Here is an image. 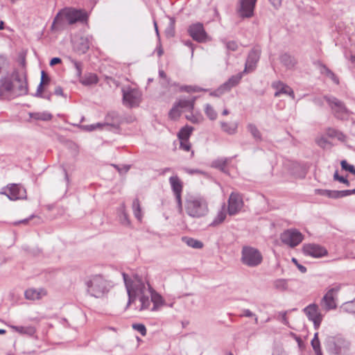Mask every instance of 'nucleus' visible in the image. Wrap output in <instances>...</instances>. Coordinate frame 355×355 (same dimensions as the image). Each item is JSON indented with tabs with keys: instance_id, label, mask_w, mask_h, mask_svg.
Returning a JSON list of instances; mask_svg holds the SVG:
<instances>
[{
	"instance_id": "obj_36",
	"label": "nucleus",
	"mask_w": 355,
	"mask_h": 355,
	"mask_svg": "<svg viewBox=\"0 0 355 355\" xmlns=\"http://www.w3.org/2000/svg\"><path fill=\"white\" fill-rule=\"evenodd\" d=\"M228 159L227 158H219L212 162L211 167L219 169L223 172H225V168Z\"/></svg>"
},
{
	"instance_id": "obj_57",
	"label": "nucleus",
	"mask_w": 355,
	"mask_h": 355,
	"mask_svg": "<svg viewBox=\"0 0 355 355\" xmlns=\"http://www.w3.org/2000/svg\"><path fill=\"white\" fill-rule=\"evenodd\" d=\"M292 261L295 263L296 266L297 267V268L299 269V270L301 272L304 273V272H306V267L302 266V265H301V264H300V263H298V262H297V259L295 258H293L292 259Z\"/></svg>"
},
{
	"instance_id": "obj_9",
	"label": "nucleus",
	"mask_w": 355,
	"mask_h": 355,
	"mask_svg": "<svg viewBox=\"0 0 355 355\" xmlns=\"http://www.w3.org/2000/svg\"><path fill=\"white\" fill-rule=\"evenodd\" d=\"M0 193L6 196L10 200H17L26 198V189L19 184H9L2 188Z\"/></svg>"
},
{
	"instance_id": "obj_2",
	"label": "nucleus",
	"mask_w": 355,
	"mask_h": 355,
	"mask_svg": "<svg viewBox=\"0 0 355 355\" xmlns=\"http://www.w3.org/2000/svg\"><path fill=\"white\" fill-rule=\"evenodd\" d=\"M123 277L128 295L127 307L129 306L132 302L135 300L137 296H139L141 302L140 310L149 309L151 299L149 300L148 290L150 289V285L148 283H144L140 279H137L132 282L125 273H123Z\"/></svg>"
},
{
	"instance_id": "obj_31",
	"label": "nucleus",
	"mask_w": 355,
	"mask_h": 355,
	"mask_svg": "<svg viewBox=\"0 0 355 355\" xmlns=\"http://www.w3.org/2000/svg\"><path fill=\"white\" fill-rule=\"evenodd\" d=\"M193 130L192 127L188 125L181 128L178 134L179 140H189Z\"/></svg>"
},
{
	"instance_id": "obj_25",
	"label": "nucleus",
	"mask_w": 355,
	"mask_h": 355,
	"mask_svg": "<svg viewBox=\"0 0 355 355\" xmlns=\"http://www.w3.org/2000/svg\"><path fill=\"white\" fill-rule=\"evenodd\" d=\"M241 78H242V73H239L236 76H232L231 78H230L228 79L227 81H226L225 83H223L222 85L223 88H224L225 90H226V92L230 90L231 88H232L233 87H234L237 84H239V83L240 82Z\"/></svg>"
},
{
	"instance_id": "obj_33",
	"label": "nucleus",
	"mask_w": 355,
	"mask_h": 355,
	"mask_svg": "<svg viewBox=\"0 0 355 355\" xmlns=\"http://www.w3.org/2000/svg\"><path fill=\"white\" fill-rule=\"evenodd\" d=\"M132 211L135 218L141 221L142 219V213H141V207L140 205V202L138 198H136L132 202Z\"/></svg>"
},
{
	"instance_id": "obj_58",
	"label": "nucleus",
	"mask_w": 355,
	"mask_h": 355,
	"mask_svg": "<svg viewBox=\"0 0 355 355\" xmlns=\"http://www.w3.org/2000/svg\"><path fill=\"white\" fill-rule=\"evenodd\" d=\"M44 84H43V82L42 83H40L37 87V91H36V93L35 94V96L36 97H43V95H42V92H43V85Z\"/></svg>"
},
{
	"instance_id": "obj_15",
	"label": "nucleus",
	"mask_w": 355,
	"mask_h": 355,
	"mask_svg": "<svg viewBox=\"0 0 355 355\" xmlns=\"http://www.w3.org/2000/svg\"><path fill=\"white\" fill-rule=\"evenodd\" d=\"M189 35L198 42H205L207 38L203 25L201 23H196L191 25L188 29Z\"/></svg>"
},
{
	"instance_id": "obj_40",
	"label": "nucleus",
	"mask_w": 355,
	"mask_h": 355,
	"mask_svg": "<svg viewBox=\"0 0 355 355\" xmlns=\"http://www.w3.org/2000/svg\"><path fill=\"white\" fill-rule=\"evenodd\" d=\"M119 220H120L121 223L124 225H128L130 224L128 216L125 211L124 204H123L121 207V214L119 215Z\"/></svg>"
},
{
	"instance_id": "obj_41",
	"label": "nucleus",
	"mask_w": 355,
	"mask_h": 355,
	"mask_svg": "<svg viewBox=\"0 0 355 355\" xmlns=\"http://www.w3.org/2000/svg\"><path fill=\"white\" fill-rule=\"evenodd\" d=\"M342 308L346 312L355 314V299L352 301L345 302Z\"/></svg>"
},
{
	"instance_id": "obj_56",
	"label": "nucleus",
	"mask_w": 355,
	"mask_h": 355,
	"mask_svg": "<svg viewBox=\"0 0 355 355\" xmlns=\"http://www.w3.org/2000/svg\"><path fill=\"white\" fill-rule=\"evenodd\" d=\"M225 92H226V90H225V89L223 88V85H220L216 91H214V92H211V95L215 96H219L222 95L223 94H224Z\"/></svg>"
},
{
	"instance_id": "obj_26",
	"label": "nucleus",
	"mask_w": 355,
	"mask_h": 355,
	"mask_svg": "<svg viewBox=\"0 0 355 355\" xmlns=\"http://www.w3.org/2000/svg\"><path fill=\"white\" fill-rule=\"evenodd\" d=\"M281 63L287 69H293L296 64L295 59L288 53H284L280 57Z\"/></svg>"
},
{
	"instance_id": "obj_52",
	"label": "nucleus",
	"mask_w": 355,
	"mask_h": 355,
	"mask_svg": "<svg viewBox=\"0 0 355 355\" xmlns=\"http://www.w3.org/2000/svg\"><path fill=\"white\" fill-rule=\"evenodd\" d=\"M183 170L189 175H193V174H203L205 175V173L199 170V169H191L188 168H184Z\"/></svg>"
},
{
	"instance_id": "obj_60",
	"label": "nucleus",
	"mask_w": 355,
	"mask_h": 355,
	"mask_svg": "<svg viewBox=\"0 0 355 355\" xmlns=\"http://www.w3.org/2000/svg\"><path fill=\"white\" fill-rule=\"evenodd\" d=\"M49 80H50V79H49V76L45 73V72L44 71H42L40 83L43 82V84H47L49 82Z\"/></svg>"
},
{
	"instance_id": "obj_21",
	"label": "nucleus",
	"mask_w": 355,
	"mask_h": 355,
	"mask_svg": "<svg viewBox=\"0 0 355 355\" xmlns=\"http://www.w3.org/2000/svg\"><path fill=\"white\" fill-rule=\"evenodd\" d=\"M47 294L46 291L44 288H28L25 293L24 295L26 299L29 300H39Z\"/></svg>"
},
{
	"instance_id": "obj_49",
	"label": "nucleus",
	"mask_w": 355,
	"mask_h": 355,
	"mask_svg": "<svg viewBox=\"0 0 355 355\" xmlns=\"http://www.w3.org/2000/svg\"><path fill=\"white\" fill-rule=\"evenodd\" d=\"M132 328L139 332L141 336H144L146 335V328L143 324H133Z\"/></svg>"
},
{
	"instance_id": "obj_30",
	"label": "nucleus",
	"mask_w": 355,
	"mask_h": 355,
	"mask_svg": "<svg viewBox=\"0 0 355 355\" xmlns=\"http://www.w3.org/2000/svg\"><path fill=\"white\" fill-rule=\"evenodd\" d=\"M318 64L321 73L326 75L327 77L331 78L336 84L339 83V80L337 76L329 68H327L324 64L322 63H319Z\"/></svg>"
},
{
	"instance_id": "obj_43",
	"label": "nucleus",
	"mask_w": 355,
	"mask_h": 355,
	"mask_svg": "<svg viewBox=\"0 0 355 355\" xmlns=\"http://www.w3.org/2000/svg\"><path fill=\"white\" fill-rule=\"evenodd\" d=\"M180 107L175 104L170 110L168 115L171 119H176L180 116Z\"/></svg>"
},
{
	"instance_id": "obj_32",
	"label": "nucleus",
	"mask_w": 355,
	"mask_h": 355,
	"mask_svg": "<svg viewBox=\"0 0 355 355\" xmlns=\"http://www.w3.org/2000/svg\"><path fill=\"white\" fill-rule=\"evenodd\" d=\"M182 241L189 247L194 249H200L203 247V244L201 241L194 239L190 237H182Z\"/></svg>"
},
{
	"instance_id": "obj_16",
	"label": "nucleus",
	"mask_w": 355,
	"mask_h": 355,
	"mask_svg": "<svg viewBox=\"0 0 355 355\" xmlns=\"http://www.w3.org/2000/svg\"><path fill=\"white\" fill-rule=\"evenodd\" d=\"M302 250L305 255L313 258H320L327 254V250L324 248L314 243L304 245Z\"/></svg>"
},
{
	"instance_id": "obj_63",
	"label": "nucleus",
	"mask_w": 355,
	"mask_h": 355,
	"mask_svg": "<svg viewBox=\"0 0 355 355\" xmlns=\"http://www.w3.org/2000/svg\"><path fill=\"white\" fill-rule=\"evenodd\" d=\"M328 191L329 190H327V189H317L315 190V192L319 194V195H321V196H327V195H328Z\"/></svg>"
},
{
	"instance_id": "obj_14",
	"label": "nucleus",
	"mask_w": 355,
	"mask_h": 355,
	"mask_svg": "<svg viewBox=\"0 0 355 355\" xmlns=\"http://www.w3.org/2000/svg\"><path fill=\"white\" fill-rule=\"evenodd\" d=\"M227 202V212L230 216H234L239 214L244 204L242 196L239 193L234 192L230 194Z\"/></svg>"
},
{
	"instance_id": "obj_22",
	"label": "nucleus",
	"mask_w": 355,
	"mask_h": 355,
	"mask_svg": "<svg viewBox=\"0 0 355 355\" xmlns=\"http://www.w3.org/2000/svg\"><path fill=\"white\" fill-rule=\"evenodd\" d=\"M148 293L150 296L151 302L153 303V306L151 309V311H155L158 310V309L164 304V300L162 296L156 292L153 288L150 286V289L148 290Z\"/></svg>"
},
{
	"instance_id": "obj_10",
	"label": "nucleus",
	"mask_w": 355,
	"mask_h": 355,
	"mask_svg": "<svg viewBox=\"0 0 355 355\" xmlns=\"http://www.w3.org/2000/svg\"><path fill=\"white\" fill-rule=\"evenodd\" d=\"M340 289V286H335L331 288L322 298L320 305L326 311L336 308V300Z\"/></svg>"
},
{
	"instance_id": "obj_27",
	"label": "nucleus",
	"mask_w": 355,
	"mask_h": 355,
	"mask_svg": "<svg viewBox=\"0 0 355 355\" xmlns=\"http://www.w3.org/2000/svg\"><path fill=\"white\" fill-rule=\"evenodd\" d=\"M29 116L31 119L35 120H40V121H50L53 116L51 113L48 112H31L29 113Z\"/></svg>"
},
{
	"instance_id": "obj_50",
	"label": "nucleus",
	"mask_w": 355,
	"mask_h": 355,
	"mask_svg": "<svg viewBox=\"0 0 355 355\" xmlns=\"http://www.w3.org/2000/svg\"><path fill=\"white\" fill-rule=\"evenodd\" d=\"M180 148L185 150L189 151L191 149V144L189 140H180Z\"/></svg>"
},
{
	"instance_id": "obj_45",
	"label": "nucleus",
	"mask_w": 355,
	"mask_h": 355,
	"mask_svg": "<svg viewBox=\"0 0 355 355\" xmlns=\"http://www.w3.org/2000/svg\"><path fill=\"white\" fill-rule=\"evenodd\" d=\"M274 286L279 290H286L287 288V283L285 279H279L274 282Z\"/></svg>"
},
{
	"instance_id": "obj_42",
	"label": "nucleus",
	"mask_w": 355,
	"mask_h": 355,
	"mask_svg": "<svg viewBox=\"0 0 355 355\" xmlns=\"http://www.w3.org/2000/svg\"><path fill=\"white\" fill-rule=\"evenodd\" d=\"M327 133L330 137L338 138L339 140H343L345 137L342 132L333 128L328 129Z\"/></svg>"
},
{
	"instance_id": "obj_11",
	"label": "nucleus",
	"mask_w": 355,
	"mask_h": 355,
	"mask_svg": "<svg viewBox=\"0 0 355 355\" xmlns=\"http://www.w3.org/2000/svg\"><path fill=\"white\" fill-rule=\"evenodd\" d=\"M169 183L177 203L178 211L182 213L183 211L182 202L183 183L177 175L171 176L169 178Z\"/></svg>"
},
{
	"instance_id": "obj_62",
	"label": "nucleus",
	"mask_w": 355,
	"mask_h": 355,
	"mask_svg": "<svg viewBox=\"0 0 355 355\" xmlns=\"http://www.w3.org/2000/svg\"><path fill=\"white\" fill-rule=\"evenodd\" d=\"M281 315H282V318H281L282 322L284 324L287 325L288 324V319H287V317H286V313L284 312Z\"/></svg>"
},
{
	"instance_id": "obj_55",
	"label": "nucleus",
	"mask_w": 355,
	"mask_h": 355,
	"mask_svg": "<svg viewBox=\"0 0 355 355\" xmlns=\"http://www.w3.org/2000/svg\"><path fill=\"white\" fill-rule=\"evenodd\" d=\"M327 197L331 198H340L339 191L329 190Z\"/></svg>"
},
{
	"instance_id": "obj_23",
	"label": "nucleus",
	"mask_w": 355,
	"mask_h": 355,
	"mask_svg": "<svg viewBox=\"0 0 355 355\" xmlns=\"http://www.w3.org/2000/svg\"><path fill=\"white\" fill-rule=\"evenodd\" d=\"M68 24L66 20L65 15H64V11L62 9L60 10L56 16L55 17L51 25V30L53 31H58L64 28V26Z\"/></svg>"
},
{
	"instance_id": "obj_39",
	"label": "nucleus",
	"mask_w": 355,
	"mask_h": 355,
	"mask_svg": "<svg viewBox=\"0 0 355 355\" xmlns=\"http://www.w3.org/2000/svg\"><path fill=\"white\" fill-rule=\"evenodd\" d=\"M226 215L227 214L224 210V206H223V209L220 210V211H218V213L217 214V216L214 218L212 224L214 225H216L222 223L225 220V219L226 218Z\"/></svg>"
},
{
	"instance_id": "obj_51",
	"label": "nucleus",
	"mask_w": 355,
	"mask_h": 355,
	"mask_svg": "<svg viewBox=\"0 0 355 355\" xmlns=\"http://www.w3.org/2000/svg\"><path fill=\"white\" fill-rule=\"evenodd\" d=\"M184 90L187 92H200V91H206L207 89L200 88L199 87L186 86V87H184Z\"/></svg>"
},
{
	"instance_id": "obj_19",
	"label": "nucleus",
	"mask_w": 355,
	"mask_h": 355,
	"mask_svg": "<svg viewBox=\"0 0 355 355\" xmlns=\"http://www.w3.org/2000/svg\"><path fill=\"white\" fill-rule=\"evenodd\" d=\"M257 0H240L239 14L241 17H251Z\"/></svg>"
},
{
	"instance_id": "obj_46",
	"label": "nucleus",
	"mask_w": 355,
	"mask_h": 355,
	"mask_svg": "<svg viewBox=\"0 0 355 355\" xmlns=\"http://www.w3.org/2000/svg\"><path fill=\"white\" fill-rule=\"evenodd\" d=\"M71 62L73 64V67L76 69V76L80 78L83 70V64L73 59L71 60Z\"/></svg>"
},
{
	"instance_id": "obj_44",
	"label": "nucleus",
	"mask_w": 355,
	"mask_h": 355,
	"mask_svg": "<svg viewBox=\"0 0 355 355\" xmlns=\"http://www.w3.org/2000/svg\"><path fill=\"white\" fill-rule=\"evenodd\" d=\"M223 44H225V47L227 50L235 51L238 49V44L235 41H227V40H223Z\"/></svg>"
},
{
	"instance_id": "obj_64",
	"label": "nucleus",
	"mask_w": 355,
	"mask_h": 355,
	"mask_svg": "<svg viewBox=\"0 0 355 355\" xmlns=\"http://www.w3.org/2000/svg\"><path fill=\"white\" fill-rule=\"evenodd\" d=\"M54 93L57 96H62L63 95L62 88L60 86L55 87Z\"/></svg>"
},
{
	"instance_id": "obj_59",
	"label": "nucleus",
	"mask_w": 355,
	"mask_h": 355,
	"mask_svg": "<svg viewBox=\"0 0 355 355\" xmlns=\"http://www.w3.org/2000/svg\"><path fill=\"white\" fill-rule=\"evenodd\" d=\"M241 317H247V318H251L253 316H255V314H254L249 309H244L243 311V314L241 315Z\"/></svg>"
},
{
	"instance_id": "obj_18",
	"label": "nucleus",
	"mask_w": 355,
	"mask_h": 355,
	"mask_svg": "<svg viewBox=\"0 0 355 355\" xmlns=\"http://www.w3.org/2000/svg\"><path fill=\"white\" fill-rule=\"evenodd\" d=\"M261 51L259 49H253L248 54L245 62V69L243 73H249L254 70L259 60Z\"/></svg>"
},
{
	"instance_id": "obj_8",
	"label": "nucleus",
	"mask_w": 355,
	"mask_h": 355,
	"mask_svg": "<svg viewBox=\"0 0 355 355\" xmlns=\"http://www.w3.org/2000/svg\"><path fill=\"white\" fill-rule=\"evenodd\" d=\"M303 239L304 236L302 233L293 228L286 230L280 234L281 241L291 248L298 245L303 241Z\"/></svg>"
},
{
	"instance_id": "obj_29",
	"label": "nucleus",
	"mask_w": 355,
	"mask_h": 355,
	"mask_svg": "<svg viewBox=\"0 0 355 355\" xmlns=\"http://www.w3.org/2000/svg\"><path fill=\"white\" fill-rule=\"evenodd\" d=\"M246 128L256 141H261L262 139L261 133L255 124L250 123L247 125Z\"/></svg>"
},
{
	"instance_id": "obj_47",
	"label": "nucleus",
	"mask_w": 355,
	"mask_h": 355,
	"mask_svg": "<svg viewBox=\"0 0 355 355\" xmlns=\"http://www.w3.org/2000/svg\"><path fill=\"white\" fill-rule=\"evenodd\" d=\"M103 125H104V124H103L101 123H97L91 124V125H81L80 128L83 130H86V131H93L97 128H101Z\"/></svg>"
},
{
	"instance_id": "obj_6",
	"label": "nucleus",
	"mask_w": 355,
	"mask_h": 355,
	"mask_svg": "<svg viewBox=\"0 0 355 355\" xmlns=\"http://www.w3.org/2000/svg\"><path fill=\"white\" fill-rule=\"evenodd\" d=\"M123 103L128 107H138L141 101L142 94L140 90L137 88L130 87L122 89Z\"/></svg>"
},
{
	"instance_id": "obj_17",
	"label": "nucleus",
	"mask_w": 355,
	"mask_h": 355,
	"mask_svg": "<svg viewBox=\"0 0 355 355\" xmlns=\"http://www.w3.org/2000/svg\"><path fill=\"white\" fill-rule=\"evenodd\" d=\"M93 37L92 35H86L81 37L74 41L73 49L79 54L85 53L89 46L92 44Z\"/></svg>"
},
{
	"instance_id": "obj_24",
	"label": "nucleus",
	"mask_w": 355,
	"mask_h": 355,
	"mask_svg": "<svg viewBox=\"0 0 355 355\" xmlns=\"http://www.w3.org/2000/svg\"><path fill=\"white\" fill-rule=\"evenodd\" d=\"M220 124L222 130L230 135H234L237 132V123H227L224 121H220Z\"/></svg>"
},
{
	"instance_id": "obj_35",
	"label": "nucleus",
	"mask_w": 355,
	"mask_h": 355,
	"mask_svg": "<svg viewBox=\"0 0 355 355\" xmlns=\"http://www.w3.org/2000/svg\"><path fill=\"white\" fill-rule=\"evenodd\" d=\"M98 77L94 73H89L83 78L80 79V82L84 85H90L98 83Z\"/></svg>"
},
{
	"instance_id": "obj_28",
	"label": "nucleus",
	"mask_w": 355,
	"mask_h": 355,
	"mask_svg": "<svg viewBox=\"0 0 355 355\" xmlns=\"http://www.w3.org/2000/svg\"><path fill=\"white\" fill-rule=\"evenodd\" d=\"M10 328L20 334H27L32 336L35 334V330L33 327H23V326H10Z\"/></svg>"
},
{
	"instance_id": "obj_13",
	"label": "nucleus",
	"mask_w": 355,
	"mask_h": 355,
	"mask_svg": "<svg viewBox=\"0 0 355 355\" xmlns=\"http://www.w3.org/2000/svg\"><path fill=\"white\" fill-rule=\"evenodd\" d=\"M68 24H73L76 22H84L87 19V13L81 10H76L71 8L62 9Z\"/></svg>"
},
{
	"instance_id": "obj_5",
	"label": "nucleus",
	"mask_w": 355,
	"mask_h": 355,
	"mask_svg": "<svg viewBox=\"0 0 355 355\" xmlns=\"http://www.w3.org/2000/svg\"><path fill=\"white\" fill-rule=\"evenodd\" d=\"M241 261L248 267H257L261 263L263 256L258 249L251 246H243Z\"/></svg>"
},
{
	"instance_id": "obj_34",
	"label": "nucleus",
	"mask_w": 355,
	"mask_h": 355,
	"mask_svg": "<svg viewBox=\"0 0 355 355\" xmlns=\"http://www.w3.org/2000/svg\"><path fill=\"white\" fill-rule=\"evenodd\" d=\"M313 349L316 355H322L318 333L316 332L311 342Z\"/></svg>"
},
{
	"instance_id": "obj_12",
	"label": "nucleus",
	"mask_w": 355,
	"mask_h": 355,
	"mask_svg": "<svg viewBox=\"0 0 355 355\" xmlns=\"http://www.w3.org/2000/svg\"><path fill=\"white\" fill-rule=\"evenodd\" d=\"M303 311L309 320L313 322L314 328L318 329L323 319L319 306L316 304H311L306 306Z\"/></svg>"
},
{
	"instance_id": "obj_3",
	"label": "nucleus",
	"mask_w": 355,
	"mask_h": 355,
	"mask_svg": "<svg viewBox=\"0 0 355 355\" xmlns=\"http://www.w3.org/2000/svg\"><path fill=\"white\" fill-rule=\"evenodd\" d=\"M186 213L192 218H199L209 212L208 203L205 198L200 196H190L185 201Z\"/></svg>"
},
{
	"instance_id": "obj_38",
	"label": "nucleus",
	"mask_w": 355,
	"mask_h": 355,
	"mask_svg": "<svg viewBox=\"0 0 355 355\" xmlns=\"http://www.w3.org/2000/svg\"><path fill=\"white\" fill-rule=\"evenodd\" d=\"M205 112L207 117L210 120H215L217 118V113L209 104H206L205 107Z\"/></svg>"
},
{
	"instance_id": "obj_20",
	"label": "nucleus",
	"mask_w": 355,
	"mask_h": 355,
	"mask_svg": "<svg viewBox=\"0 0 355 355\" xmlns=\"http://www.w3.org/2000/svg\"><path fill=\"white\" fill-rule=\"evenodd\" d=\"M272 87L276 90L274 94L275 97H279L281 94H286L291 97L292 99H295V94L293 89L283 82L275 81L272 83Z\"/></svg>"
},
{
	"instance_id": "obj_7",
	"label": "nucleus",
	"mask_w": 355,
	"mask_h": 355,
	"mask_svg": "<svg viewBox=\"0 0 355 355\" xmlns=\"http://www.w3.org/2000/svg\"><path fill=\"white\" fill-rule=\"evenodd\" d=\"M324 99L336 118L343 120L349 117V112L342 101L334 96H324Z\"/></svg>"
},
{
	"instance_id": "obj_54",
	"label": "nucleus",
	"mask_w": 355,
	"mask_h": 355,
	"mask_svg": "<svg viewBox=\"0 0 355 355\" xmlns=\"http://www.w3.org/2000/svg\"><path fill=\"white\" fill-rule=\"evenodd\" d=\"M340 198L355 193V189L339 191Z\"/></svg>"
},
{
	"instance_id": "obj_61",
	"label": "nucleus",
	"mask_w": 355,
	"mask_h": 355,
	"mask_svg": "<svg viewBox=\"0 0 355 355\" xmlns=\"http://www.w3.org/2000/svg\"><path fill=\"white\" fill-rule=\"evenodd\" d=\"M61 62V59L59 58H53L50 61V65L51 66H54L57 64H59Z\"/></svg>"
},
{
	"instance_id": "obj_48",
	"label": "nucleus",
	"mask_w": 355,
	"mask_h": 355,
	"mask_svg": "<svg viewBox=\"0 0 355 355\" xmlns=\"http://www.w3.org/2000/svg\"><path fill=\"white\" fill-rule=\"evenodd\" d=\"M341 167L343 170L350 172L355 175V167L353 165L349 164L346 160H343L340 162Z\"/></svg>"
},
{
	"instance_id": "obj_1",
	"label": "nucleus",
	"mask_w": 355,
	"mask_h": 355,
	"mask_svg": "<svg viewBox=\"0 0 355 355\" xmlns=\"http://www.w3.org/2000/svg\"><path fill=\"white\" fill-rule=\"evenodd\" d=\"M13 82L5 79L0 85V98L11 99L28 94V87L25 73L14 72Z\"/></svg>"
},
{
	"instance_id": "obj_4",
	"label": "nucleus",
	"mask_w": 355,
	"mask_h": 355,
	"mask_svg": "<svg viewBox=\"0 0 355 355\" xmlns=\"http://www.w3.org/2000/svg\"><path fill=\"white\" fill-rule=\"evenodd\" d=\"M85 284L88 293L96 298L101 297L109 291V282L100 275L90 277Z\"/></svg>"
},
{
	"instance_id": "obj_53",
	"label": "nucleus",
	"mask_w": 355,
	"mask_h": 355,
	"mask_svg": "<svg viewBox=\"0 0 355 355\" xmlns=\"http://www.w3.org/2000/svg\"><path fill=\"white\" fill-rule=\"evenodd\" d=\"M159 76L161 78L164 79V82L162 83L163 85H168L169 84V79L168 78L166 73L162 70H159Z\"/></svg>"
},
{
	"instance_id": "obj_37",
	"label": "nucleus",
	"mask_w": 355,
	"mask_h": 355,
	"mask_svg": "<svg viewBox=\"0 0 355 355\" xmlns=\"http://www.w3.org/2000/svg\"><path fill=\"white\" fill-rule=\"evenodd\" d=\"M195 100V98H193L192 100L180 99L176 104L178 105V106H179L180 108L192 110L193 109Z\"/></svg>"
}]
</instances>
